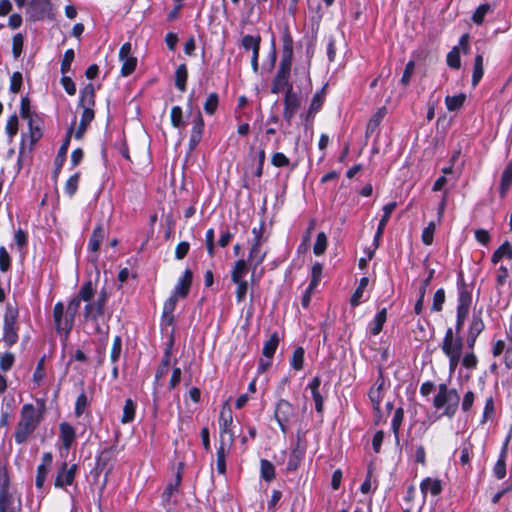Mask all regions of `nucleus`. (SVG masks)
<instances>
[{"label": "nucleus", "instance_id": "35", "mask_svg": "<svg viewBox=\"0 0 512 512\" xmlns=\"http://www.w3.org/2000/svg\"><path fill=\"white\" fill-rule=\"evenodd\" d=\"M504 257L508 258L509 260L512 259V247L507 241L498 247V249L493 253L491 260L494 264H496Z\"/></svg>", "mask_w": 512, "mask_h": 512}, {"label": "nucleus", "instance_id": "19", "mask_svg": "<svg viewBox=\"0 0 512 512\" xmlns=\"http://www.w3.org/2000/svg\"><path fill=\"white\" fill-rule=\"evenodd\" d=\"M511 436H512V431L509 432L506 440L504 441L499 458L493 468V473L497 479H503L506 475V451H507V447H508L509 441L511 439Z\"/></svg>", "mask_w": 512, "mask_h": 512}, {"label": "nucleus", "instance_id": "62", "mask_svg": "<svg viewBox=\"0 0 512 512\" xmlns=\"http://www.w3.org/2000/svg\"><path fill=\"white\" fill-rule=\"evenodd\" d=\"M435 232V223L430 222L422 232V241L425 245H431L433 243V237Z\"/></svg>", "mask_w": 512, "mask_h": 512}, {"label": "nucleus", "instance_id": "26", "mask_svg": "<svg viewBox=\"0 0 512 512\" xmlns=\"http://www.w3.org/2000/svg\"><path fill=\"white\" fill-rule=\"evenodd\" d=\"M512 186V159L506 165L505 169L502 172L499 193L500 197L504 198Z\"/></svg>", "mask_w": 512, "mask_h": 512}, {"label": "nucleus", "instance_id": "22", "mask_svg": "<svg viewBox=\"0 0 512 512\" xmlns=\"http://www.w3.org/2000/svg\"><path fill=\"white\" fill-rule=\"evenodd\" d=\"M472 302V294L468 290L467 285L463 282L461 277L458 283V305L457 309L470 310Z\"/></svg>", "mask_w": 512, "mask_h": 512}, {"label": "nucleus", "instance_id": "18", "mask_svg": "<svg viewBox=\"0 0 512 512\" xmlns=\"http://www.w3.org/2000/svg\"><path fill=\"white\" fill-rule=\"evenodd\" d=\"M19 508L20 504H15L14 498L8 490V484L5 481L0 489V512H17Z\"/></svg>", "mask_w": 512, "mask_h": 512}, {"label": "nucleus", "instance_id": "64", "mask_svg": "<svg viewBox=\"0 0 512 512\" xmlns=\"http://www.w3.org/2000/svg\"><path fill=\"white\" fill-rule=\"evenodd\" d=\"M6 133L8 134L9 137H14L17 132H18V117L17 115H12L10 116V118L8 119L7 123H6Z\"/></svg>", "mask_w": 512, "mask_h": 512}, {"label": "nucleus", "instance_id": "8", "mask_svg": "<svg viewBox=\"0 0 512 512\" xmlns=\"http://www.w3.org/2000/svg\"><path fill=\"white\" fill-rule=\"evenodd\" d=\"M53 318L57 332L65 333L67 336L73 328L75 318L65 312V307L62 302H57L54 305Z\"/></svg>", "mask_w": 512, "mask_h": 512}, {"label": "nucleus", "instance_id": "42", "mask_svg": "<svg viewBox=\"0 0 512 512\" xmlns=\"http://www.w3.org/2000/svg\"><path fill=\"white\" fill-rule=\"evenodd\" d=\"M260 472L261 477L268 482L275 478V468L273 464L266 459H262L260 462Z\"/></svg>", "mask_w": 512, "mask_h": 512}, {"label": "nucleus", "instance_id": "40", "mask_svg": "<svg viewBox=\"0 0 512 512\" xmlns=\"http://www.w3.org/2000/svg\"><path fill=\"white\" fill-rule=\"evenodd\" d=\"M491 11H492V8L488 3L479 5L471 17L473 23L476 25H482L484 22L485 16Z\"/></svg>", "mask_w": 512, "mask_h": 512}, {"label": "nucleus", "instance_id": "12", "mask_svg": "<svg viewBox=\"0 0 512 512\" xmlns=\"http://www.w3.org/2000/svg\"><path fill=\"white\" fill-rule=\"evenodd\" d=\"M274 415H275V419L277 420L282 432L286 433L288 424L291 420V417L293 416L292 405L284 399L279 400L277 402Z\"/></svg>", "mask_w": 512, "mask_h": 512}, {"label": "nucleus", "instance_id": "37", "mask_svg": "<svg viewBox=\"0 0 512 512\" xmlns=\"http://www.w3.org/2000/svg\"><path fill=\"white\" fill-rule=\"evenodd\" d=\"M279 344V337L277 333H273L270 338L264 343L262 353L263 355L271 359L275 354V351Z\"/></svg>", "mask_w": 512, "mask_h": 512}, {"label": "nucleus", "instance_id": "15", "mask_svg": "<svg viewBox=\"0 0 512 512\" xmlns=\"http://www.w3.org/2000/svg\"><path fill=\"white\" fill-rule=\"evenodd\" d=\"M204 132V120L201 112L198 110L192 121L191 135L189 138V149L194 150L201 142Z\"/></svg>", "mask_w": 512, "mask_h": 512}, {"label": "nucleus", "instance_id": "17", "mask_svg": "<svg viewBox=\"0 0 512 512\" xmlns=\"http://www.w3.org/2000/svg\"><path fill=\"white\" fill-rule=\"evenodd\" d=\"M485 324L480 315H473L472 320L469 325L468 334H467V346L472 350L475 346L477 337L484 330Z\"/></svg>", "mask_w": 512, "mask_h": 512}, {"label": "nucleus", "instance_id": "63", "mask_svg": "<svg viewBox=\"0 0 512 512\" xmlns=\"http://www.w3.org/2000/svg\"><path fill=\"white\" fill-rule=\"evenodd\" d=\"M22 74L18 71L14 72L10 78V91L12 93H18L22 86Z\"/></svg>", "mask_w": 512, "mask_h": 512}, {"label": "nucleus", "instance_id": "48", "mask_svg": "<svg viewBox=\"0 0 512 512\" xmlns=\"http://www.w3.org/2000/svg\"><path fill=\"white\" fill-rule=\"evenodd\" d=\"M171 118V124L175 128H183L184 127V120H183V111L180 106H173L171 108L170 113Z\"/></svg>", "mask_w": 512, "mask_h": 512}, {"label": "nucleus", "instance_id": "24", "mask_svg": "<svg viewBox=\"0 0 512 512\" xmlns=\"http://www.w3.org/2000/svg\"><path fill=\"white\" fill-rule=\"evenodd\" d=\"M59 429L60 439L62 441L63 447L68 451L76 438L75 429L67 422H62L59 426Z\"/></svg>", "mask_w": 512, "mask_h": 512}, {"label": "nucleus", "instance_id": "9", "mask_svg": "<svg viewBox=\"0 0 512 512\" xmlns=\"http://www.w3.org/2000/svg\"><path fill=\"white\" fill-rule=\"evenodd\" d=\"M233 423L232 411L230 408L223 407L219 416L220 440H226L230 447L234 441V434L230 429Z\"/></svg>", "mask_w": 512, "mask_h": 512}, {"label": "nucleus", "instance_id": "14", "mask_svg": "<svg viewBox=\"0 0 512 512\" xmlns=\"http://www.w3.org/2000/svg\"><path fill=\"white\" fill-rule=\"evenodd\" d=\"M50 0H31L27 9V13L32 21L44 19L50 12Z\"/></svg>", "mask_w": 512, "mask_h": 512}, {"label": "nucleus", "instance_id": "23", "mask_svg": "<svg viewBox=\"0 0 512 512\" xmlns=\"http://www.w3.org/2000/svg\"><path fill=\"white\" fill-rule=\"evenodd\" d=\"M420 490L424 499L428 492L433 496H438L442 492L441 480L427 477L420 483Z\"/></svg>", "mask_w": 512, "mask_h": 512}, {"label": "nucleus", "instance_id": "49", "mask_svg": "<svg viewBox=\"0 0 512 512\" xmlns=\"http://www.w3.org/2000/svg\"><path fill=\"white\" fill-rule=\"evenodd\" d=\"M327 236L324 232H319L317 234L316 242L313 247V252L316 256H320L324 254L327 248Z\"/></svg>", "mask_w": 512, "mask_h": 512}, {"label": "nucleus", "instance_id": "11", "mask_svg": "<svg viewBox=\"0 0 512 512\" xmlns=\"http://www.w3.org/2000/svg\"><path fill=\"white\" fill-rule=\"evenodd\" d=\"M77 465L72 464L68 466L67 462H63L57 470V474L54 480V485L57 488H63L65 486H69L73 483Z\"/></svg>", "mask_w": 512, "mask_h": 512}, {"label": "nucleus", "instance_id": "52", "mask_svg": "<svg viewBox=\"0 0 512 512\" xmlns=\"http://www.w3.org/2000/svg\"><path fill=\"white\" fill-rule=\"evenodd\" d=\"M445 302V291L444 289H438L433 296V303L431 310L434 312H439L443 308V304Z\"/></svg>", "mask_w": 512, "mask_h": 512}, {"label": "nucleus", "instance_id": "1", "mask_svg": "<svg viewBox=\"0 0 512 512\" xmlns=\"http://www.w3.org/2000/svg\"><path fill=\"white\" fill-rule=\"evenodd\" d=\"M37 407L31 403L24 404L20 411V419L14 434L17 444L24 443L39 426L45 411V401L37 400Z\"/></svg>", "mask_w": 512, "mask_h": 512}, {"label": "nucleus", "instance_id": "41", "mask_svg": "<svg viewBox=\"0 0 512 512\" xmlns=\"http://www.w3.org/2000/svg\"><path fill=\"white\" fill-rule=\"evenodd\" d=\"M135 409H136V405L133 402V400L130 398L126 399L124 407H123V415L121 418V422L123 424L130 423L134 420Z\"/></svg>", "mask_w": 512, "mask_h": 512}, {"label": "nucleus", "instance_id": "30", "mask_svg": "<svg viewBox=\"0 0 512 512\" xmlns=\"http://www.w3.org/2000/svg\"><path fill=\"white\" fill-rule=\"evenodd\" d=\"M169 371V367L160 365L155 374L154 381V391H153V415L156 416L159 409V397L157 395V386L159 385V381L163 378Z\"/></svg>", "mask_w": 512, "mask_h": 512}, {"label": "nucleus", "instance_id": "36", "mask_svg": "<svg viewBox=\"0 0 512 512\" xmlns=\"http://www.w3.org/2000/svg\"><path fill=\"white\" fill-rule=\"evenodd\" d=\"M188 78L187 67L185 64H181L175 71V86L181 91L186 90V82Z\"/></svg>", "mask_w": 512, "mask_h": 512}, {"label": "nucleus", "instance_id": "60", "mask_svg": "<svg viewBox=\"0 0 512 512\" xmlns=\"http://www.w3.org/2000/svg\"><path fill=\"white\" fill-rule=\"evenodd\" d=\"M24 38L22 34L18 33L12 39V51L15 58H18L22 53Z\"/></svg>", "mask_w": 512, "mask_h": 512}, {"label": "nucleus", "instance_id": "58", "mask_svg": "<svg viewBox=\"0 0 512 512\" xmlns=\"http://www.w3.org/2000/svg\"><path fill=\"white\" fill-rule=\"evenodd\" d=\"M122 351V339L120 336H115L110 353V359L113 363L117 362L120 358Z\"/></svg>", "mask_w": 512, "mask_h": 512}, {"label": "nucleus", "instance_id": "34", "mask_svg": "<svg viewBox=\"0 0 512 512\" xmlns=\"http://www.w3.org/2000/svg\"><path fill=\"white\" fill-rule=\"evenodd\" d=\"M113 457V448L109 447L102 450L96 458V469L100 471L104 470L105 467L112 461Z\"/></svg>", "mask_w": 512, "mask_h": 512}, {"label": "nucleus", "instance_id": "25", "mask_svg": "<svg viewBox=\"0 0 512 512\" xmlns=\"http://www.w3.org/2000/svg\"><path fill=\"white\" fill-rule=\"evenodd\" d=\"M74 125H75V122H73L72 125L70 126V128L67 132L66 138L63 141V143L58 151V155L55 159V164H56L55 175H57L59 173V170L65 161L66 153H67L68 146L70 143L71 134L73 133V130H74Z\"/></svg>", "mask_w": 512, "mask_h": 512}, {"label": "nucleus", "instance_id": "13", "mask_svg": "<svg viewBox=\"0 0 512 512\" xmlns=\"http://www.w3.org/2000/svg\"><path fill=\"white\" fill-rule=\"evenodd\" d=\"M441 349L445 355L462 354L463 341L461 337H454L452 328H448L442 341Z\"/></svg>", "mask_w": 512, "mask_h": 512}, {"label": "nucleus", "instance_id": "59", "mask_svg": "<svg viewBox=\"0 0 512 512\" xmlns=\"http://www.w3.org/2000/svg\"><path fill=\"white\" fill-rule=\"evenodd\" d=\"M271 164L275 167H287L290 164V160L285 154L275 152L271 157Z\"/></svg>", "mask_w": 512, "mask_h": 512}, {"label": "nucleus", "instance_id": "10", "mask_svg": "<svg viewBox=\"0 0 512 512\" xmlns=\"http://www.w3.org/2000/svg\"><path fill=\"white\" fill-rule=\"evenodd\" d=\"M132 46L130 42L124 43L119 50V60L122 62L121 75L129 76L137 65V58L132 56Z\"/></svg>", "mask_w": 512, "mask_h": 512}, {"label": "nucleus", "instance_id": "39", "mask_svg": "<svg viewBox=\"0 0 512 512\" xmlns=\"http://www.w3.org/2000/svg\"><path fill=\"white\" fill-rule=\"evenodd\" d=\"M466 100V95L464 93H460L454 96H446L445 104L449 111H456L460 109Z\"/></svg>", "mask_w": 512, "mask_h": 512}, {"label": "nucleus", "instance_id": "51", "mask_svg": "<svg viewBox=\"0 0 512 512\" xmlns=\"http://www.w3.org/2000/svg\"><path fill=\"white\" fill-rule=\"evenodd\" d=\"M218 102L219 98L217 93H211L204 103V111L209 115L214 114L218 107Z\"/></svg>", "mask_w": 512, "mask_h": 512}, {"label": "nucleus", "instance_id": "53", "mask_svg": "<svg viewBox=\"0 0 512 512\" xmlns=\"http://www.w3.org/2000/svg\"><path fill=\"white\" fill-rule=\"evenodd\" d=\"M473 455V445L471 443H465L460 449V463L465 466L470 463Z\"/></svg>", "mask_w": 512, "mask_h": 512}, {"label": "nucleus", "instance_id": "31", "mask_svg": "<svg viewBox=\"0 0 512 512\" xmlns=\"http://www.w3.org/2000/svg\"><path fill=\"white\" fill-rule=\"evenodd\" d=\"M177 301H178V297L172 294L164 302V305H163V321H165V323L167 325H171L173 323V320H174L173 312H174V310L176 308Z\"/></svg>", "mask_w": 512, "mask_h": 512}, {"label": "nucleus", "instance_id": "21", "mask_svg": "<svg viewBox=\"0 0 512 512\" xmlns=\"http://www.w3.org/2000/svg\"><path fill=\"white\" fill-rule=\"evenodd\" d=\"M264 243L253 242L249 250L248 261L253 265V270L263 263L266 258L267 251L262 249Z\"/></svg>", "mask_w": 512, "mask_h": 512}, {"label": "nucleus", "instance_id": "3", "mask_svg": "<svg viewBox=\"0 0 512 512\" xmlns=\"http://www.w3.org/2000/svg\"><path fill=\"white\" fill-rule=\"evenodd\" d=\"M460 397L455 389H449L444 383L439 384L438 391L433 399V406L443 410V415L452 418L459 406Z\"/></svg>", "mask_w": 512, "mask_h": 512}, {"label": "nucleus", "instance_id": "50", "mask_svg": "<svg viewBox=\"0 0 512 512\" xmlns=\"http://www.w3.org/2000/svg\"><path fill=\"white\" fill-rule=\"evenodd\" d=\"M447 65L452 69H459L461 66V59L459 48L453 47L452 50L447 54Z\"/></svg>", "mask_w": 512, "mask_h": 512}, {"label": "nucleus", "instance_id": "20", "mask_svg": "<svg viewBox=\"0 0 512 512\" xmlns=\"http://www.w3.org/2000/svg\"><path fill=\"white\" fill-rule=\"evenodd\" d=\"M193 274L190 269H186L183 276L179 279L177 285L173 290V295L181 298H185L190 290L192 284Z\"/></svg>", "mask_w": 512, "mask_h": 512}, {"label": "nucleus", "instance_id": "2", "mask_svg": "<svg viewBox=\"0 0 512 512\" xmlns=\"http://www.w3.org/2000/svg\"><path fill=\"white\" fill-rule=\"evenodd\" d=\"M293 55V40L289 33L283 36V52L282 58L279 63L278 70L274 76L271 92L278 94L283 90L293 91L292 83L290 82V72L292 66Z\"/></svg>", "mask_w": 512, "mask_h": 512}, {"label": "nucleus", "instance_id": "28", "mask_svg": "<svg viewBox=\"0 0 512 512\" xmlns=\"http://www.w3.org/2000/svg\"><path fill=\"white\" fill-rule=\"evenodd\" d=\"M105 236L106 231L104 227L101 224L97 225L89 239L88 249L92 252H97Z\"/></svg>", "mask_w": 512, "mask_h": 512}, {"label": "nucleus", "instance_id": "45", "mask_svg": "<svg viewBox=\"0 0 512 512\" xmlns=\"http://www.w3.org/2000/svg\"><path fill=\"white\" fill-rule=\"evenodd\" d=\"M404 419V410L399 407L395 410L391 427L397 441H399V430Z\"/></svg>", "mask_w": 512, "mask_h": 512}, {"label": "nucleus", "instance_id": "61", "mask_svg": "<svg viewBox=\"0 0 512 512\" xmlns=\"http://www.w3.org/2000/svg\"><path fill=\"white\" fill-rule=\"evenodd\" d=\"M87 404H88L87 396L84 392H82L77 397L76 403H75V415L77 417H80L84 413Z\"/></svg>", "mask_w": 512, "mask_h": 512}, {"label": "nucleus", "instance_id": "38", "mask_svg": "<svg viewBox=\"0 0 512 512\" xmlns=\"http://www.w3.org/2000/svg\"><path fill=\"white\" fill-rule=\"evenodd\" d=\"M484 69H483V56L478 54L475 57L474 67H473V75H472V86L476 87L483 77Z\"/></svg>", "mask_w": 512, "mask_h": 512}, {"label": "nucleus", "instance_id": "6", "mask_svg": "<svg viewBox=\"0 0 512 512\" xmlns=\"http://www.w3.org/2000/svg\"><path fill=\"white\" fill-rule=\"evenodd\" d=\"M109 294L105 288L98 293L97 299L86 302L84 307V318L87 321L96 322L104 315L105 306L108 301Z\"/></svg>", "mask_w": 512, "mask_h": 512}, {"label": "nucleus", "instance_id": "33", "mask_svg": "<svg viewBox=\"0 0 512 512\" xmlns=\"http://www.w3.org/2000/svg\"><path fill=\"white\" fill-rule=\"evenodd\" d=\"M386 319H387V309L383 308L375 315L373 321L371 322L370 333L374 336L378 335L381 332L383 325L386 322Z\"/></svg>", "mask_w": 512, "mask_h": 512}, {"label": "nucleus", "instance_id": "29", "mask_svg": "<svg viewBox=\"0 0 512 512\" xmlns=\"http://www.w3.org/2000/svg\"><path fill=\"white\" fill-rule=\"evenodd\" d=\"M230 447L227 446L226 440H220V445L217 449V471L219 474L224 475L226 473V457Z\"/></svg>", "mask_w": 512, "mask_h": 512}, {"label": "nucleus", "instance_id": "5", "mask_svg": "<svg viewBox=\"0 0 512 512\" xmlns=\"http://www.w3.org/2000/svg\"><path fill=\"white\" fill-rule=\"evenodd\" d=\"M79 105L83 108L80 121L90 124L95 117V88L92 83H88L80 90Z\"/></svg>", "mask_w": 512, "mask_h": 512}, {"label": "nucleus", "instance_id": "16", "mask_svg": "<svg viewBox=\"0 0 512 512\" xmlns=\"http://www.w3.org/2000/svg\"><path fill=\"white\" fill-rule=\"evenodd\" d=\"M300 107V98L293 91H286L284 97V119L290 123Z\"/></svg>", "mask_w": 512, "mask_h": 512}, {"label": "nucleus", "instance_id": "4", "mask_svg": "<svg viewBox=\"0 0 512 512\" xmlns=\"http://www.w3.org/2000/svg\"><path fill=\"white\" fill-rule=\"evenodd\" d=\"M18 311L12 305L8 304L4 314L3 342L7 347H11L18 341V332L16 327Z\"/></svg>", "mask_w": 512, "mask_h": 512}, {"label": "nucleus", "instance_id": "47", "mask_svg": "<svg viewBox=\"0 0 512 512\" xmlns=\"http://www.w3.org/2000/svg\"><path fill=\"white\" fill-rule=\"evenodd\" d=\"M304 354L305 351L302 347H297L294 349L291 358V366L294 370L299 371L303 368Z\"/></svg>", "mask_w": 512, "mask_h": 512}, {"label": "nucleus", "instance_id": "56", "mask_svg": "<svg viewBox=\"0 0 512 512\" xmlns=\"http://www.w3.org/2000/svg\"><path fill=\"white\" fill-rule=\"evenodd\" d=\"M75 53L73 49H68L65 51L63 59L61 61V72L62 74L68 73L70 70L71 64L74 60Z\"/></svg>", "mask_w": 512, "mask_h": 512}, {"label": "nucleus", "instance_id": "27", "mask_svg": "<svg viewBox=\"0 0 512 512\" xmlns=\"http://www.w3.org/2000/svg\"><path fill=\"white\" fill-rule=\"evenodd\" d=\"M249 271V264L244 259L237 260L231 270V281L239 282L245 280V276Z\"/></svg>", "mask_w": 512, "mask_h": 512}, {"label": "nucleus", "instance_id": "44", "mask_svg": "<svg viewBox=\"0 0 512 512\" xmlns=\"http://www.w3.org/2000/svg\"><path fill=\"white\" fill-rule=\"evenodd\" d=\"M324 90L325 88H322L320 91L314 94L308 111L309 115L315 114L321 109L325 97Z\"/></svg>", "mask_w": 512, "mask_h": 512}, {"label": "nucleus", "instance_id": "55", "mask_svg": "<svg viewBox=\"0 0 512 512\" xmlns=\"http://www.w3.org/2000/svg\"><path fill=\"white\" fill-rule=\"evenodd\" d=\"M79 178H80L79 173H75L67 180L65 187H64L66 194H68L69 196H73L76 193L77 188H78Z\"/></svg>", "mask_w": 512, "mask_h": 512}, {"label": "nucleus", "instance_id": "57", "mask_svg": "<svg viewBox=\"0 0 512 512\" xmlns=\"http://www.w3.org/2000/svg\"><path fill=\"white\" fill-rule=\"evenodd\" d=\"M236 285V300L238 303H241L244 301L247 290H248V282L246 280H240L239 282H233Z\"/></svg>", "mask_w": 512, "mask_h": 512}, {"label": "nucleus", "instance_id": "32", "mask_svg": "<svg viewBox=\"0 0 512 512\" xmlns=\"http://www.w3.org/2000/svg\"><path fill=\"white\" fill-rule=\"evenodd\" d=\"M386 114V108H379L370 118L367 127H366V135L369 136L373 134L379 127L381 121L383 120Z\"/></svg>", "mask_w": 512, "mask_h": 512}, {"label": "nucleus", "instance_id": "7", "mask_svg": "<svg viewBox=\"0 0 512 512\" xmlns=\"http://www.w3.org/2000/svg\"><path fill=\"white\" fill-rule=\"evenodd\" d=\"M95 288L91 280L85 282L79 289L76 297L70 300L68 303L66 313L75 318L81 301L89 302L94 298Z\"/></svg>", "mask_w": 512, "mask_h": 512}, {"label": "nucleus", "instance_id": "54", "mask_svg": "<svg viewBox=\"0 0 512 512\" xmlns=\"http://www.w3.org/2000/svg\"><path fill=\"white\" fill-rule=\"evenodd\" d=\"M396 206H397L396 202H391V203L386 204L383 207V216H382L381 220L379 221L378 227L385 229V227L389 221L390 215L395 210Z\"/></svg>", "mask_w": 512, "mask_h": 512}, {"label": "nucleus", "instance_id": "43", "mask_svg": "<svg viewBox=\"0 0 512 512\" xmlns=\"http://www.w3.org/2000/svg\"><path fill=\"white\" fill-rule=\"evenodd\" d=\"M260 41L261 38L259 36L245 35L242 38V47L245 50H252V53L255 51H260Z\"/></svg>", "mask_w": 512, "mask_h": 512}, {"label": "nucleus", "instance_id": "46", "mask_svg": "<svg viewBox=\"0 0 512 512\" xmlns=\"http://www.w3.org/2000/svg\"><path fill=\"white\" fill-rule=\"evenodd\" d=\"M368 282H369V280L367 277H363L360 279L359 285L350 299V303L353 307L360 304V300L363 296V291L367 287Z\"/></svg>", "mask_w": 512, "mask_h": 512}]
</instances>
